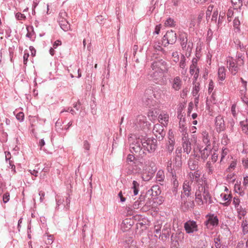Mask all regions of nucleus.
I'll return each instance as SVG.
<instances>
[{
  "mask_svg": "<svg viewBox=\"0 0 248 248\" xmlns=\"http://www.w3.org/2000/svg\"><path fill=\"white\" fill-rule=\"evenodd\" d=\"M136 170L141 175L143 180L149 181L156 170L155 163L150 160L140 162L138 165Z\"/></svg>",
  "mask_w": 248,
  "mask_h": 248,
  "instance_id": "f257e3e1",
  "label": "nucleus"
},
{
  "mask_svg": "<svg viewBox=\"0 0 248 248\" xmlns=\"http://www.w3.org/2000/svg\"><path fill=\"white\" fill-rule=\"evenodd\" d=\"M151 67L154 71L153 77L155 79L160 78L163 74L167 72L168 70L167 63L163 60L154 62L152 64Z\"/></svg>",
  "mask_w": 248,
  "mask_h": 248,
  "instance_id": "f03ea898",
  "label": "nucleus"
},
{
  "mask_svg": "<svg viewBox=\"0 0 248 248\" xmlns=\"http://www.w3.org/2000/svg\"><path fill=\"white\" fill-rule=\"evenodd\" d=\"M195 201L199 204L202 205L203 203V200L207 202L211 199V196L207 187L200 185L195 192Z\"/></svg>",
  "mask_w": 248,
  "mask_h": 248,
  "instance_id": "7ed1b4c3",
  "label": "nucleus"
},
{
  "mask_svg": "<svg viewBox=\"0 0 248 248\" xmlns=\"http://www.w3.org/2000/svg\"><path fill=\"white\" fill-rule=\"evenodd\" d=\"M161 91L160 89L158 88H155L154 91H152L151 89L146 90L142 98L143 104L146 106H148L149 108L155 106L156 104V102L153 99L151 95L153 92H159Z\"/></svg>",
  "mask_w": 248,
  "mask_h": 248,
  "instance_id": "20e7f679",
  "label": "nucleus"
},
{
  "mask_svg": "<svg viewBox=\"0 0 248 248\" xmlns=\"http://www.w3.org/2000/svg\"><path fill=\"white\" fill-rule=\"evenodd\" d=\"M142 147L144 150H147L150 153L154 152L156 148V140L148 139L147 140H143L141 141Z\"/></svg>",
  "mask_w": 248,
  "mask_h": 248,
  "instance_id": "39448f33",
  "label": "nucleus"
},
{
  "mask_svg": "<svg viewBox=\"0 0 248 248\" xmlns=\"http://www.w3.org/2000/svg\"><path fill=\"white\" fill-rule=\"evenodd\" d=\"M67 16V14L64 11H61L59 14V22L61 28L64 31H67L70 25L65 17Z\"/></svg>",
  "mask_w": 248,
  "mask_h": 248,
  "instance_id": "423d86ee",
  "label": "nucleus"
},
{
  "mask_svg": "<svg viewBox=\"0 0 248 248\" xmlns=\"http://www.w3.org/2000/svg\"><path fill=\"white\" fill-rule=\"evenodd\" d=\"M189 73L191 75H194V78L196 80L200 74V69L198 66V60L196 58H193L192 61V64L189 68Z\"/></svg>",
  "mask_w": 248,
  "mask_h": 248,
  "instance_id": "0eeeda50",
  "label": "nucleus"
},
{
  "mask_svg": "<svg viewBox=\"0 0 248 248\" xmlns=\"http://www.w3.org/2000/svg\"><path fill=\"white\" fill-rule=\"evenodd\" d=\"M184 228L187 233H193L198 231L196 222L193 220H188L184 224Z\"/></svg>",
  "mask_w": 248,
  "mask_h": 248,
  "instance_id": "6e6552de",
  "label": "nucleus"
},
{
  "mask_svg": "<svg viewBox=\"0 0 248 248\" xmlns=\"http://www.w3.org/2000/svg\"><path fill=\"white\" fill-rule=\"evenodd\" d=\"M153 133L159 140L162 139L165 135V131L162 124H155L153 128Z\"/></svg>",
  "mask_w": 248,
  "mask_h": 248,
  "instance_id": "1a4fd4ad",
  "label": "nucleus"
},
{
  "mask_svg": "<svg viewBox=\"0 0 248 248\" xmlns=\"http://www.w3.org/2000/svg\"><path fill=\"white\" fill-rule=\"evenodd\" d=\"M215 125L217 132H220L225 130V124L223 117L219 115L216 118Z\"/></svg>",
  "mask_w": 248,
  "mask_h": 248,
  "instance_id": "9d476101",
  "label": "nucleus"
},
{
  "mask_svg": "<svg viewBox=\"0 0 248 248\" xmlns=\"http://www.w3.org/2000/svg\"><path fill=\"white\" fill-rule=\"evenodd\" d=\"M170 83L172 89L175 91H178L182 88L183 82L179 76L174 77Z\"/></svg>",
  "mask_w": 248,
  "mask_h": 248,
  "instance_id": "9b49d317",
  "label": "nucleus"
},
{
  "mask_svg": "<svg viewBox=\"0 0 248 248\" xmlns=\"http://www.w3.org/2000/svg\"><path fill=\"white\" fill-rule=\"evenodd\" d=\"M163 39L167 40L168 44H173L176 41V34L172 30L168 31L164 36Z\"/></svg>",
  "mask_w": 248,
  "mask_h": 248,
  "instance_id": "f8f14e48",
  "label": "nucleus"
},
{
  "mask_svg": "<svg viewBox=\"0 0 248 248\" xmlns=\"http://www.w3.org/2000/svg\"><path fill=\"white\" fill-rule=\"evenodd\" d=\"M183 140V147L184 152L188 154L191 150V143L189 141L188 135L185 134L182 138Z\"/></svg>",
  "mask_w": 248,
  "mask_h": 248,
  "instance_id": "ddd939ff",
  "label": "nucleus"
},
{
  "mask_svg": "<svg viewBox=\"0 0 248 248\" xmlns=\"http://www.w3.org/2000/svg\"><path fill=\"white\" fill-rule=\"evenodd\" d=\"M228 68L232 74L235 75L238 71V67L236 65L235 60L232 57H229L227 60Z\"/></svg>",
  "mask_w": 248,
  "mask_h": 248,
  "instance_id": "4468645a",
  "label": "nucleus"
},
{
  "mask_svg": "<svg viewBox=\"0 0 248 248\" xmlns=\"http://www.w3.org/2000/svg\"><path fill=\"white\" fill-rule=\"evenodd\" d=\"M232 198L230 193H222L220 194V203L225 206H228L230 203Z\"/></svg>",
  "mask_w": 248,
  "mask_h": 248,
  "instance_id": "2eb2a0df",
  "label": "nucleus"
},
{
  "mask_svg": "<svg viewBox=\"0 0 248 248\" xmlns=\"http://www.w3.org/2000/svg\"><path fill=\"white\" fill-rule=\"evenodd\" d=\"M146 122V118L142 115H138L133 121V123L137 127H142Z\"/></svg>",
  "mask_w": 248,
  "mask_h": 248,
  "instance_id": "dca6fc26",
  "label": "nucleus"
},
{
  "mask_svg": "<svg viewBox=\"0 0 248 248\" xmlns=\"http://www.w3.org/2000/svg\"><path fill=\"white\" fill-rule=\"evenodd\" d=\"M169 114L164 112H162L158 116V121L161 124L163 125H167L169 122Z\"/></svg>",
  "mask_w": 248,
  "mask_h": 248,
  "instance_id": "f3484780",
  "label": "nucleus"
},
{
  "mask_svg": "<svg viewBox=\"0 0 248 248\" xmlns=\"http://www.w3.org/2000/svg\"><path fill=\"white\" fill-rule=\"evenodd\" d=\"M189 182L186 181L184 182L183 184V192L182 194L188 197L190 194L191 187Z\"/></svg>",
  "mask_w": 248,
  "mask_h": 248,
  "instance_id": "a211bd4d",
  "label": "nucleus"
},
{
  "mask_svg": "<svg viewBox=\"0 0 248 248\" xmlns=\"http://www.w3.org/2000/svg\"><path fill=\"white\" fill-rule=\"evenodd\" d=\"M218 78L219 80L223 81L226 78V70L224 66L220 67L218 70Z\"/></svg>",
  "mask_w": 248,
  "mask_h": 248,
  "instance_id": "6ab92c4d",
  "label": "nucleus"
},
{
  "mask_svg": "<svg viewBox=\"0 0 248 248\" xmlns=\"http://www.w3.org/2000/svg\"><path fill=\"white\" fill-rule=\"evenodd\" d=\"M189 175L191 180H192V181H194L198 183L199 182L201 176V173L200 171L198 170L195 171L194 172L190 173Z\"/></svg>",
  "mask_w": 248,
  "mask_h": 248,
  "instance_id": "aec40b11",
  "label": "nucleus"
},
{
  "mask_svg": "<svg viewBox=\"0 0 248 248\" xmlns=\"http://www.w3.org/2000/svg\"><path fill=\"white\" fill-rule=\"evenodd\" d=\"M210 149L208 147V145L202 150L201 151V155L202 159L205 160L207 158L210 154Z\"/></svg>",
  "mask_w": 248,
  "mask_h": 248,
  "instance_id": "412c9836",
  "label": "nucleus"
},
{
  "mask_svg": "<svg viewBox=\"0 0 248 248\" xmlns=\"http://www.w3.org/2000/svg\"><path fill=\"white\" fill-rule=\"evenodd\" d=\"M206 225L210 224L212 226H215L218 224V219L217 217L210 216L206 222Z\"/></svg>",
  "mask_w": 248,
  "mask_h": 248,
  "instance_id": "4be33fe9",
  "label": "nucleus"
},
{
  "mask_svg": "<svg viewBox=\"0 0 248 248\" xmlns=\"http://www.w3.org/2000/svg\"><path fill=\"white\" fill-rule=\"evenodd\" d=\"M246 189L243 186H241L240 184H235L234 190L236 192L240 195L243 194Z\"/></svg>",
  "mask_w": 248,
  "mask_h": 248,
  "instance_id": "5701e85b",
  "label": "nucleus"
},
{
  "mask_svg": "<svg viewBox=\"0 0 248 248\" xmlns=\"http://www.w3.org/2000/svg\"><path fill=\"white\" fill-rule=\"evenodd\" d=\"M199 22L197 21L195 16H191L190 19V28H195L199 26Z\"/></svg>",
  "mask_w": 248,
  "mask_h": 248,
  "instance_id": "b1692460",
  "label": "nucleus"
},
{
  "mask_svg": "<svg viewBox=\"0 0 248 248\" xmlns=\"http://www.w3.org/2000/svg\"><path fill=\"white\" fill-rule=\"evenodd\" d=\"M132 145L133 146L131 147V150L132 152H134L136 153H140V152L141 148L140 146V143L137 142L136 143V144H133Z\"/></svg>",
  "mask_w": 248,
  "mask_h": 248,
  "instance_id": "393cba45",
  "label": "nucleus"
},
{
  "mask_svg": "<svg viewBox=\"0 0 248 248\" xmlns=\"http://www.w3.org/2000/svg\"><path fill=\"white\" fill-rule=\"evenodd\" d=\"M156 178L157 181L159 182L163 181L165 178L164 171L162 170H158L156 174Z\"/></svg>",
  "mask_w": 248,
  "mask_h": 248,
  "instance_id": "a878e982",
  "label": "nucleus"
},
{
  "mask_svg": "<svg viewBox=\"0 0 248 248\" xmlns=\"http://www.w3.org/2000/svg\"><path fill=\"white\" fill-rule=\"evenodd\" d=\"M170 173H171L173 179V186L175 188H177L179 186V183L177 180L176 172L175 171H173L172 170L170 169Z\"/></svg>",
  "mask_w": 248,
  "mask_h": 248,
  "instance_id": "bb28decb",
  "label": "nucleus"
},
{
  "mask_svg": "<svg viewBox=\"0 0 248 248\" xmlns=\"http://www.w3.org/2000/svg\"><path fill=\"white\" fill-rule=\"evenodd\" d=\"M242 131L246 134H248V123L247 121H242L240 122Z\"/></svg>",
  "mask_w": 248,
  "mask_h": 248,
  "instance_id": "cd10ccee",
  "label": "nucleus"
},
{
  "mask_svg": "<svg viewBox=\"0 0 248 248\" xmlns=\"http://www.w3.org/2000/svg\"><path fill=\"white\" fill-rule=\"evenodd\" d=\"M236 210L238 214V217L241 219L242 217H244L246 213L245 209H243L241 206L236 208Z\"/></svg>",
  "mask_w": 248,
  "mask_h": 248,
  "instance_id": "c85d7f7f",
  "label": "nucleus"
},
{
  "mask_svg": "<svg viewBox=\"0 0 248 248\" xmlns=\"http://www.w3.org/2000/svg\"><path fill=\"white\" fill-rule=\"evenodd\" d=\"M139 184L136 181L133 182L132 188L134 190V194L135 195L138 194L139 192Z\"/></svg>",
  "mask_w": 248,
  "mask_h": 248,
  "instance_id": "c756f323",
  "label": "nucleus"
},
{
  "mask_svg": "<svg viewBox=\"0 0 248 248\" xmlns=\"http://www.w3.org/2000/svg\"><path fill=\"white\" fill-rule=\"evenodd\" d=\"M229 149L227 148L222 149V153L221 155V159L220 160V163H221L222 162H223V159L225 158V157L228 155L229 153Z\"/></svg>",
  "mask_w": 248,
  "mask_h": 248,
  "instance_id": "7c9ffc66",
  "label": "nucleus"
},
{
  "mask_svg": "<svg viewBox=\"0 0 248 248\" xmlns=\"http://www.w3.org/2000/svg\"><path fill=\"white\" fill-rule=\"evenodd\" d=\"M243 231L244 233H246L248 232V222L246 220H243L241 224Z\"/></svg>",
  "mask_w": 248,
  "mask_h": 248,
  "instance_id": "2f4dec72",
  "label": "nucleus"
},
{
  "mask_svg": "<svg viewBox=\"0 0 248 248\" xmlns=\"http://www.w3.org/2000/svg\"><path fill=\"white\" fill-rule=\"evenodd\" d=\"M148 116L152 119H155L157 116V110L155 109L154 110H150L148 113Z\"/></svg>",
  "mask_w": 248,
  "mask_h": 248,
  "instance_id": "473e14b6",
  "label": "nucleus"
},
{
  "mask_svg": "<svg viewBox=\"0 0 248 248\" xmlns=\"http://www.w3.org/2000/svg\"><path fill=\"white\" fill-rule=\"evenodd\" d=\"M203 141L206 144H208L209 146L210 145V140L209 139L208 134L206 132H203Z\"/></svg>",
  "mask_w": 248,
  "mask_h": 248,
  "instance_id": "72a5a7b5",
  "label": "nucleus"
},
{
  "mask_svg": "<svg viewBox=\"0 0 248 248\" xmlns=\"http://www.w3.org/2000/svg\"><path fill=\"white\" fill-rule=\"evenodd\" d=\"M231 2L235 9L240 7L242 5L241 0H231Z\"/></svg>",
  "mask_w": 248,
  "mask_h": 248,
  "instance_id": "f704fd0d",
  "label": "nucleus"
},
{
  "mask_svg": "<svg viewBox=\"0 0 248 248\" xmlns=\"http://www.w3.org/2000/svg\"><path fill=\"white\" fill-rule=\"evenodd\" d=\"M174 20L171 18H168L165 22V25L166 26L172 27L174 25Z\"/></svg>",
  "mask_w": 248,
  "mask_h": 248,
  "instance_id": "c9c22d12",
  "label": "nucleus"
},
{
  "mask_svg": "<svg viewBox=\"0 0 248 248\" xmlns=\"http://www.w3.org/2000/svg\"><path fill=\"white\" fill-rule=\"evenodd\" d=\"M206 167L208 170L209 173H213L215 171L214 168L210 162H207Z\"/></svg>",
  "mask_w": 248,
  "mask_h": 248,
  "instance_id": "e433bc0d",
  "label": "nucleus"
},
{
  "mask_svg": "<svg viewBox=\"0 0 248 248\" xmlns=\"http://www.w3.org/2000/svg\"><path fill=\"white\" fill-rule=\"evenodd\" d=\"M233 27L237 29H239V26L240 25V21L239 19L238 16L235 17L234 19L233 20Z\"/></svg>",
  "mask_w": 248,
  "mask_h": 248,
  "instance_id": "4c0bfd02",
  "label": "nucleus"
},
{
  "mask_svg": "<svg viewBox=\"0 0 248 248\" xmlns=\"http://www.w3.org/2000/svg\"><path fill=\"white\" fill-rule=\"evenodd\" d=\"M128 219H126L124 221H123V223H122L121 227H122V229H123V231H126L127 229H129L130 228L131 224H129L128 226H126V228H125L124 227V226L126 224H128Z\"/></svg>",
  "mask_w": 248,
  "mask_h": 248,
  "instance_id": "58836bf2",
  "label": "nucleus"
},
{
  "mask_svg": "<svg viewBox=\"0 0 248 248\" xmlns=\"http://www.w3.org/2000/svg\"><path fill=\"white\" fill-rule=\"evenodd\" d=\"M214 88V82H213V81L212 79H211L209 81V85H208V93H211L213 92Z\"/></svg>",
  "mask_w": 248,
  "mask_h": 248,
  "instance_id": "ea45409f",
  "label": "nucleus"
},
{
  "mask_svg": "<svg viewBox=\"0 0 248 248\" xmlns=\"http://www.w3.org/2000/svg\"><path fill=\"white\" fill-rule=\"evenodd\" d=\"M200 90V84L199 83H195L193 88V93L197 94Z\"/></svg>",
  "mask_w": 248,
  "mask_h": 248,
  "instance_id": "a19ab883",
  "label": "nucleus"
},
{
  "mask_svg": "<svg viewBox=\"0 0 248 248\" xmlns=\"http://www.w3.org/2000/svg\"><path fill=\"white\" fill-rule=\"evenodd\" d=\"M186 59L184 57L181 59L180 63L179 66L181 68L185 69L186 68Z\"/></svg>",
  "mask_w": 248,
  "mask_h": 248,
  "instance_id": "79ce46f5",
  "label": "nucleus"
},
{
  "mask_svg": "<svg viewBox=\"0 0 248 248\" xmlns=\"http://www.w3.org/2000/svg\"><path fill=\"white\" fill-rule=\"evenodd\" d=\"M16 119L20 121H22L24 119V114L22 112H20L18 113L16 115Z\"/></svg>",
  "mask_w": 248,
  "mask_h": 248,
  "instance_id": "37998d69",
  "label": "nucleus"
},
{
  "mask_svg": "<svg viewBox=\"0 0 248 248\" xmlns=\"http://www.w3.org/2000/svg\"><path fill=\"white\" fill-rule=\"evenodd\" d=\"M16 17L18 20H25L26 19V16L20 13H17L16 15Z\"/></svg>",
  "mask_w": 248,
  "mask_h": 248,
  "instance_id": "c03bdc74",
  "label": "nucleus"
},
{
  "mask_svg": "<svg viewBox=\"0 0 248 248\" xmlns=\"http://www.w3.org/2000/svg\"><path fill=\"white\" fill-rule=\"evenodd\" d=\"M215 245L216 248H220L221 246L220 239L219 237L215 239Z\"/></svg>",
  "mask_w": 248,
  "mask_h": 248,
  "instance_id": "a18cd8bd",
  "label": "nucleus"
},
{
  "mask_svg": "<svg viewBox=\"0 0 248 248\" xmlns=\"http://www.w3.org/2000/svg\"><path fill=\"white\" fill-rule=\"evenodd\" d=\"M10 194L9 193H5L3 196V201L4 203H6L9 201Z\"/></svg>",
  "mask_w": 248,
  "mask_h": 248,
  "instance_id": "49530a36",
  "label": "nucleus"
},
{
  "mask_svg": "<svg viewBox=\"0 0 248 248\" xmlns=\"http://www.w3.org/2000/svg\"><path fill=\"white\" fill-rule=\"evenodd\" d=\"M240 201L238 198L234 197L233 200V203L234 204L235 207L236 208L239 207V203Z\"/></svg>",
  "mask_w": 248,
  "mask_h": 248,
  "instance_id": "de8ad7c7",
  "label": "nucleus"
},
{
  "mask_svg": "<svg viewBox=\"0 0 248 248\" xmlns=\"http://www.w3.org/2000/svg\"><path fill=\"white\" fill-rule=\"evenodd\" d=\"M243 186L245 189H247V187L248 186V176H246L244 177Z\"/></svg>",
  "mask_w": 248,
  "mask_h": 248,
  "instance_id": "09e8293b",
  "label": "nucleus"
},
{
  "mask_svg": "<svg viewBox=\"0 0 248 248\" xmlns=\"http://www.w3.org/2000/svg\"><path fill=\"white\" fill-rule=\"evenodd\" d=\"M172 134V132L170 131L169 132V144H172V145H174V140L173 139V137L171 135Z\"/></svg>",
  "mask_w": 248,
  "mask_h": 248,
  "instance_id": "8fccbe9b",
  "label": "nucleus"
},
{
  "mask_svg": "<svg viewBox=\"0 0 248 248\" xmlns=\"http://www.w3.org/2000/svg\"><path fill=\"white\" fill-rule=\"evenodd\" d=\"M152 191H155V196H157L158 195H159L160 194V191L159 190V188L157 186H153V188H152Z\"/></svg>",
  "mask_w": 248,
  "mask_h": 248,
  "instance_id": "3c124183",
  "label": "nucleus"
},
{
  "mask_svg": "<svg viewBox=\"0 0 248 248\" xmlns=\"http://www.w3.org/2000/svg\"><path fill=\"white\" fill-rule=\"evenodd\" d=\"M235 108H236V105H235V104L232 105L231 107V111H232V114L234 117H236V110H235Z\"/></svg>",
  "mask_w": 248,
  "mask_h": 248,
  "instance_id": "603ef678",
  "label": "nucleus"
},
{
  "mask_svg": "<svg viewBox=\"0 0 248 248\" xmlns=\"http://www.w3.org/2000/svg\"><path fill=\"white\" fill-rule=\"evenodd\" d=\"M83 146L85 149H86L87 151H89L90 148V144L87 140H85L84 141Z\"/></svg>",
  "mask_w": 248,
  "mask_h": 248,
  "instance_id": "864d4df0",
  "label": "nucleus"
},
{
  "mask_svg": "<svg viewBox=\"0 0 248 248\" xmlns=\"http://www.w3.org/2000/svg\"><path fill=\"white\" fill-rule=\"evenodd\" d=\"M225 16V13L224 12H220L218 20V24H219L220 23H221L222 20L223 18H224Z\"/></svg>",
  "mask_w": 248,
  "mask_h": 248,
  "instance_id": "5fc2aeb1",
  "label": "nucleus"
},
{
  "mask_svg": "<svg viewBox=\"0 0 248 248\" xmlns=\"http://www.w3.org/2000/svg\"><path fill=\"white\" fill-rule=\"evenodd\" d=\"M218 159V155L216 153H214L212 155V157H211V160L212 161V162H216L217 160Z\"/></svg>",
  "mask_w": 248,
  "mask_h": 248,
  "instance_id": "6e6d98bb",
  "label": "nucleus"
},
{
  "mask_svg": "<svg viewBox=\"0 0 248 248\" xmlns=\"http://www.w3.org/2000/svg\"><path fill=\"white\" fill-rule=\"evenodd\" d=\"M140 201L138 200L134 202L133 204V208L134 209H138L140 206Z\"/></svg>",
  "mask_w": 248,
  "mask_h": 248,
  "instance_id": "4d7b16f0",
  "label": "nucleus"
},
{
  "mask_svg": "<svg viewBox=\"0 0 248 248\" xmlns=\"http://www.w3.org/2000/svg\"><path fill=\"white\" fill-rule=\"evenodd\" d=\"M29 57V53H25L23 56L24 64H26L28 62V59Z\"/></svg>",
  "mask_w": 248,
  "mask_h": 248,
  "instance_id": "13d9d810",
  "label": "nucleus"
},
{
  "mask_svg": "<svg viewBox=\"0 0 248 248\" xmlns=\"http://www.w3.org/2000/svg\"><path fill=\"white\" fill-rule=\"evenodd\" d=\"M161 228V226L160 224L155 225V232L156 233L160 232Z\"/></svg>",
  "mask_w": 248,
  "mask_h": 248,
  "instance_id": "bf43d9fd",
  "label": "nucleus"
},
{
  "mask_svg": "<svg viewBox=\"0 0 248 248\" xmlns=\"http://www.w3.org/2000/svg\"><path fill=\"white\" fill-rule=\"evenodd\" d=\"M236 166V161H233L231 162L230 164L229 169H234Z\"/></svg>",
  "mask_w": 248,
  "mask_h": 248,
  "instance_id": "052dcab7",
  "label": "nucleus"
},
{
  "mask_svg": "<svg viewBox=\"0 0 248 248\" xmlns=\"http://www.w3.org/2000/svg\"><path fill=\"white\" fill-rule=\"evenodd\" d=\"M62 45V42L60 40L56 41L53 44L54 48H56L58 46Z\"/></svg>",
  "mask_w": 248,
  "mask_h": 248,
  "instance_id": "680f3d73",
  "label": "nucleus"
},
{
  "mask_svg": "<svg viewBox=\"0 0 248 248\" xmlns=\"http://www.w3.org/2000/svg\"><path fill=\"white\" fill-rule=\"evenodd\" d=\"M174 149V145L169 144L167 146V150L169 153H171Z\"/></svg>",
  "mask_w": 248,
  "mask_h": 248,
  "instance_id": "e2e57ef3",
  "label": "nucleus"
},
{
  "mask_svg": "<svg viewBox=\"0 0 248 248\" xmlns=\"http://www.w3.org/2000/svg\"><path fill=\"white\" fill-rule=\"evenodd\" d=\"M135 159V157L132 155H129L127 157V160L128 162H132Z\"/></svg>",
  "mask_w": 248,
  "mask_h": 248,
  "instance_id": "0e129e2a",
  "label": "nucleus"
},
{
  "mask_svg": "<svg viewBox=\"0 0 248 248\" xmlns=\"http://www.w3.org/2000/svg\"><path fill=\"white\" fill-rule=\"evenodd\" d=\"M53 236L51 235H49L48 236L47 240L46 241V243L47 244H52V243L53 242Z\"/></svg>",
  "mask_w": 248,
  "mask_h": 248,
  "instance_id": "69168bd1",
  "label": "nucleus"
},
{
  "mask_svg": "<svg viewBox=\"0 0 248 248\" xmlns=\"http://www.w3.org/2000/svg\"><path fill=\"white\" fill-rule=\"evenodd\" d=\"M30 50L31 52V55L33 57H34L35 55V53H36L35 49H34V48L33 46H30Z\"/></svg>",
  "mask_w": 248,
  "mask_h": 248,
  "instance_id": "338daca9",
  "label": "nucleus"
},
{
  "mask_svg": "<svg viewBox=\"0 0 248 248\" xmlns=\"http://www.w3.org/2000/svg\"><path fill=\"white\" fill-rule=\"evenodd\" d=\"M242 161H243V165L246 168H248V159H247V158L244 159Z\"/></svg>",
  "mask_w": 248,
  "mask_h": 248,
  "instance_id": "774afa93",
  "label": "nucleus"
}]
</instances>
